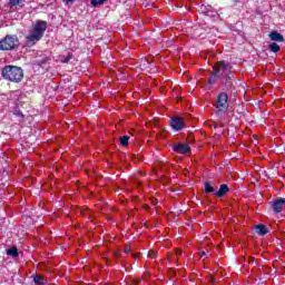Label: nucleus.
Instances as JSON below:
<instances>
[{"instance_id":"nucleus-23","label":"nucleus","mask_w":285,"mask_h":285,"mask_svg":"<svg viewBox=\"0 0 285 285\" xmlns=\"http://www.w3.org/2000/svg\"><path fill=\"white\" fill-rule=\"evenodd\" d=\"M65 3H66V6H68V3H75V0H62Z\"/></svg>"},{"instance_id":"nucleus-4","label":"nucleus","mask_w":285,"mask_h":285,"mask_svg":"<svg viewBox=\"0 0 285 285\" xmlns=\"http://www.w3.org/2000/svg\"><path fill=\"white\" fill-rule=\"evenodd\" d=\"M214 106L216 108V115H225L228 111V94L224 91L218 94Z\"/></svg>"},{"instance_id":"nucleus-15","label":"nucleus","mask_w":285,"mask_h":285,"mask_svg":"<svg viewBox=\"0 0 285 285\" xmlns=\"http://www.w3.org/2000/svg\"><path fill=\"white\" fill-rule=\"evenodd\" d=\"M60 63H70L71 59H75V55L72 52H69L67 56H60Z\"/></svg>"},{"instance_id":"nucleus-7","label":"nucleus","mask_w":285,"mask_h":285,"mask_svg":"<svg viewBox=\"0 0 285 285\" xmlns=\"http://www.w3.org/2000/svg\"><path fill=\"white\" fill-rule=\"evenodd\" d=\"M233 72L228 71L223 76V86L227 88V90H235V85L233 83Z\"/></svg>"},{"instance_id":"nucleus-5","label":"nucleus","mask_w":285,"mask_h":285,"mask_svg":"<svg viewBox=\"0 0 285 285\" xmlns=\"http://www.w3.org/2000/svg\"><path fill=\"white\" fill-rule=\"evenodd\" d=\"M228 69L230 72V70H233V67L230 66V63L226 62L225 60L217 61L213 67V70L217 72L219 77L222 76L224 77V71Z\"/></svg>"},{"instance_id":"nucleus-2","label":"nucleus","mask_w":285,"mask_h":285,"mask_svg":"<svg viewBox=\"0 0 285 285\" xmlns=\"http://www.w3.org/2000/svg\"><path fill=\"white\" fill-rule=\"evenodd\" d=\"M1 76L6 81L21 83L23 80V69H21V67L9 65L2 68Z\"/></svg>"},{"instance_id":"nucleus-16","label":"nucleus","mask_w":285,"mask_h":285,"mask_svg":"<svg viewBox=\"0 0 285 285\" xmlns=\"http://www.w3.org/2000/svg\"><path fill=\"white\" fill-rule=\"evenodd\" d=\"M7 255H9V257H19V249L17 247H11L7 249Z\"/></svg>"},{"instance_id":"nucleus-29","label":"nucleus","mask_w":285,"mask_h":285,"mask_svg":"<svg viewBox=\"0 0 285 285\" xmlns=\"http://www.w3.org/2000/svg\"><path fill=\"white\" fill-rule=\"evenodd\" d=\"M188 137H189V139H193V134L189 132V134H188Z\"/></svg>"},{"instance_id":"nucleus-12","label":"nucleus","mask_w":285,"mask_h":285,"mask_svg":"<svg viewBox=\"0 0 285 285\" xmlns=\"http://www.w3.org/2000/svg\"><path fill=\"white\" fill-rule=\"evenodd\" d=\"M139 63H140L141 70H148V68H150V66H153V62L150 60H148L147 58H141Z\"/></svg>"},{"instance_id":"nucleus-28","label":"nucleus","mask_w":285,"mask_h":285,"mask_svg":"<svg viewBox=\"0 0 285 285\" xmlns=\"http://www.w3.org/2000/svg\"><path fill=\"white\" fill-rule=\"evenodd\" d=\"M125 253H126V254L130 253V248H126V249H125Z\"/></svg>"},{"instance_id":"nucleus-9","label":"nucleus","mask_w":285,"mask_h":285,"mask_svg":"<svg viewBox=\"0 0 285 285\" xmlns=\"http://www.w3.org/2000/svg\"><path fill=\"white\" fill-rule=\"evenodd\" d=\"M271 41H276V43H284V36L277 31H272L268 35Z\"/></svg>"},{"instance_id":"nucleus-14","label":"nucleus","mask_w":285,"mask_h":285,"mask_svg":"<svg viewBox=\"0 0 285 285\" xmlns=\"http://www.w3.org/2000/svg\"><path fill=\"white\" fill-rule=\"evenodd\" d=\"M217 79H219V76L217 72H215L214 70L212 71L209 78H208V83L209 86H215V83H217Z\"/></svg>"},{"instance_id":"nucleus-8","label":"nucleus","mask_w":285,"mask_h":285,"mask_svg":"<svg viewBox=\"0 0 285 285\" xmlns=\"http://www.w3.org/2000/svg\"><path fill=\"white\" fill-rule=\"evenodd\" d=\"M170 126L174 130H183L184 129V118L181 117H174L170 119Z\"/></svg>"},{"instance_id":"nucleus-3","label":"nucleus","mask_w":285,"mask_h":285,"mask_svg":"<svg viewBox=\"0 0 285 285\" xmlns=\"http://www.w3.org/2000/svg\"><path fill=\"white\" fill-rule=\"evenodd\" d=\"M19 48V37L17 35H7L0 39V50L8 52Z\"/></svg>"},{"instance_id":"nucleus-27","label":"nucleus","mask_w":285,"mask_h":285,"mask_svg":"<svg viewBox=\"0 0 285 285\" xmlns=\"http://www.w3.org/2000/svg\"><path fill=\"white\" fill-rule=\"evenodd\" d=\"M202 257H206V252H200Z\"/></svg>"},{"instance_id":"nucleus-22","label":"nucleus","mask_w":285,"mask_h":285,"mask_svg":"<svg viewBox=\"0 0 285 285\" xmlns=\"http://www.w3.org/2000/svg\"><path fill=\"white\" fill-rule=\"evenodd\" d=\"M149 256L151 257V259H155L157 257V253L151 252V254H149Z\"/></svg>"},{"instance_id":"nucleus-10","label":"nucleus","mask_w":285,"mask_h":285,"mask_svg":"<svg viewBox=\"0 0 285 285\" xmlns=\"http://www.w3.org/2000/svg\"><path fill=\"white\" fill-rule=\"evenodd\" d=\"M229 191H230V188L228 187V185L222 184L219 189L216 193H214V195L216 197H224Z\"/></svg>"},{"instance_id":"nucleus-21","label":"nucleus","mask_w":285,"mask_h":285,"mask_svg":"<svg viewBox=\"0 0 285 285\" xmlns=\"http://www.w3.org/2000/svg\"><path fill=\"white\" fill-rule=\"evenodd\" d=\"M13 115H16V117H23V112L21 110H19V109H16L13 111Z\"/></svg>"},{"instance_id":"nucleus-13","label":"nucleus","mask_w":285,"mask_h":285,"mask_svg":"<svg viewBox=\"0 0 285 285\" xmlns=\"http://www.w3.org/2000/svg\"><path fill=\"white\" fill-rule=\"evenodd\" d=\"M32 278H33V282H35L36 285L48 284V281L41 275H33Z\"/></svg>"},{"instance_id":"nucleus-20","label":"nucleus","mask_w":285,"mask_h":285,"mask_svg":"<svg viewBox=\"0 0 285 285\" xmlns=\"http://www.w3.org/2000/svg\"><path fill=\"white\" fill-rule=\"evenodd\" d=\"M20 3H23V0H9L10 8H17Z\"/></svg>"},{"instance_id":"nucleus-24","label":"nucleus","mask_w":285,"mask_h":285,"mask_svg":"<svg viewBox=\"0 0 285 285\" xmlns=\"http://www.w3.org/2000/svg\"><path fill=\"white\" fill-rule=\"evenodd\" d=\"M209 282H210V284H215L217 281L213 277H209Z\"/></svg>"},{"instance_id":"nucleus-19","label":"nucleus","mask_w":285,"mask_h":285,"mask_svg":"<svg viewBox=\"0 0 285 285\" xmlns=\"http://www.w3.org/2000/svg\"><path fill=\"white\" fill-rule=\"evenodd\" d=\"M128 141H130V136L125 135V136L120 137V146H122V147L128 146Z\"/></svg>"},{"instance_id":"nucleus-6","label":"nucleus","mask_w":285,"mask_h":285,"mask_svg":"<svg viewBox=\"0 0 285 285\" xmlns=\"http://www.w3.org/2000/svg\"><path fill=\"white\" fill-rule=\"evenodd\" d=\"M171 148L174 153H177L178 155L190 154V146L188 144H183V142L174 144L171 145Z\"/></svg>"},{"instance_id":"nucleus-18","label":"nucleus","mask_w":285,"mask_h":285,"mask_svg":"<svg viewBox=\"0 0 285 285\" xmlns=\"http://www.w3.org/2000/svg\"><path fill=\"white\" fill-rule=\"evenodd\" d=\"M204 190H205L206 194L216 193L215 187H213L210 181L205 183V189Z\"/></svg>"},{"instance_id":"nucleus-11","label":"nucleus","mask_w":285,"mask_h":285,"mask_svg":"<svg viewBox=\"0 0 285 285\" xmlns=\"http://www.w3.org/2000/svg\"><path fill=\"white\" fill-rule=\"evenodd\" d=\"M255 234L259 235L261 237H264V235H268V229L266 228V225H256L254 227Z\"/></svg>"},{"instance_id":"nucleus-17","label":"nucleus","mask_w":285,"mask_h":285,"mask_svg":"<svg viewBox=\"0 0 285 285\" xmlns=\"http://www.w3.org/2000/svg\"><path fill=\"white\" fill-rule=\"evenodd\" d=\"M271 52H274V53H277L279 52V50H282V48L279 47V45H277V42H272L269 46H268Z\"/></svg>"},{"instance_id":"nucleus-30","label":"nucleus","mask_w":285,"mask_h":285,"mask_svg":"<svg viewBox=\"0 0 285 285\" xmlns=\"http://www.w3.org/2000/svg\"><path fill=\"white\" fill-rule=\"evenodd\" d=\"M215 130H217V124L214 125Z\"/></svg>"},{"instance_id":"nucleus-26","label":"nucleus","mask_w":285,"mask_h":285,"mask_svg":"<svg viewBox=\"0 0 285 285\" xmlns=\"http://www.w3.org/2000/svg\"><path fill=\"white\" fill-rule=\"evenodd\" d=\"M144 208H145V210H150V206H148V205H145Z\"/></svg>"},{"instance_id":"nucleus-25","label":"nucleus","mask_w":285,"mask_h":285,"mask_svg":"<svg viewBox=\"0 0 285 285\" xmlns=\"http://www.w3.org/2000/svg\"><path fill=\"white\" fill-rule=\"evenodd\" d=\"M151 204H153V206H156L157 205V200L155 198H151Z\"/></svg>"},{"instance_id":"nucleus-1","label":"nucleus","mask_w":285,"mask_h":285,"mask_svg":"<svg viewBox=\"0 0 285 285\" xmlns=\"http://www.w3.org/2000/svg\"><path fill=\"white\" fill-rule=\"evenodd\" d=\"M46 30H48V22L46 20H38L33 26L32 30L29 31V35L26 36L24 46L27 48H32V46H37V43H39V41L43 39Z\"/></svg>"}]
</instances>
